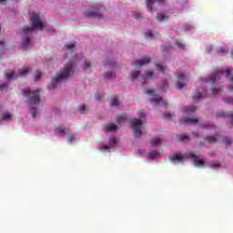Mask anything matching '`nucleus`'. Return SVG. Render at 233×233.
Instances as JSON below:
<instances>
[{"label":"nucleus","mask_w":233,"mask_h":233,"mask_svg":"<svg viewBox=\"0 0 233 233\" xmlns=\"http://www.w3.org/2000/svg\"><path fill=\"white\" fill-rule=\"evenodd\" d=\"M83 59V55H76L72 59L69 60L67 64L64 66L61 73L56 74V77L52 79V83L47 86L48 90H54L57 88V85L63 80L68 79L70 76L74 75V70L76 68V64L77 61Z\"/></svg>","instance_id":"obj_1"},{"label":"nucleus","mask_w":233,"mask_h":233,"mask_svg":"<svg viewBox=\"0 0 233 233\" xmlns=\"http://www.w3.org/2000/svg\"><path fill=\"white\" fill-rule=\"evenodd\" d=\"M232 72L233 68H228L226 71L216 70L211 76L206 78V83H210L211 85H214V83L218 82V79H221V76H226V77L229 79V83H231L228 86V90H229V92H233V76H230Z\"/></svg>","instance_id":"obj_2"},{"label":"nucleus","mask_w":233,"mask_h":233,"mask_svg":"<svg viewBox=\"0 0 233 233\" xmlns=\"http://www.w3.org/2000/svg\"><path fill=\"white\" fill-rule=\"evenodd\" d=\"M30 19H31V26H25L22 30V35H27V34H32L35 28H39L40 30H43L45 28V25L43 22H41V17H39V15L35 13H30Z\"/></svg>","instance_id":"obj_3"},{"label":"nucleus","mask_w":233,"mask_h":233,"mask_svg":"<svg viewBox=\"0 0 233 233\" xmlns=\"http://www.w3.org/2000/svg\"><path fill=\"white\" fill-rule=\"evenodd\" d=\"M41 89L37 88L35 90L30 89V87H25L24 89V96L29 98L30 105H37L41 101Z\"/></svg>","instance_id":"obj_4"},{"label":"nucleus","mask_w":233,"mask_h":233,"mask_svg":"<svg viewBox=\"0 0 233 233\" xmlns=\"http://www.w3.org/2000/svg\"><path fill=\"white\" fill-rule=\"evenodd\" d=\"M131 128L134 130V136L136 139L143 136L142 127L143 121L139 118H132L130 120Z\"/></svg>","instance_id":"obj_5"},{"label":"nucleus","mask_w":233,"mask_h":233,"mask_svg":"<svg viewBox=\"0 0 233 233\" xmlns=\"http://www.w3.org/2000/svg\"><path fill=\"white\" fill-rule=\"evenodd\" d=\"M147 96H152L151 103L157 106V105H161L162 106H167V101L163 100L161 96L157 95H154V91L149 90L147 92Z\"/></svg>","instance_id":"obj_6"},{"label":"nucleus","mask_w":233,"mask_h":233,"mask_svg":"<svg viewBox=\"0 0 233 233\" xmlns=\"http://www.w3.org/2000/svg\"><path fill=\"white\" fill-rule=\"evenodd\" d=\"M86 17H91L94 19H101L103 15H101V9L98 7H92L91 9L85 12Z\"/></svg>","instance_id":"obj_7"},{"label":"nucleus","mask_w":233,"mask_h":233,"mask_svg":"<svg viewBox=\"0 0 233 233\" xmlns=\"http://www.w3.org/2000/svg\"><path fill=\"white\" fill-rule=\"evenodd\" d=\"M205 97H207V89L205 87H200L197 89L193 95V101L198 103V101H201V99H205Z\"/></svg>","instance_id":"obj_8"},{"label":"nucleus","mask_w":233,"mask_h":233,"mask_svg":"<svg viewBox=\"0 0 233 233\" xmlns=\"http://www.w3.org/2000/svg\"><path fill=\"white\" fill-rule=\"evenodd\" d=\"M185 157H188V154L187 155H178V154H174L172 155L169 159L171 163H181Z\"/></svg>","instance_id":"obj_9"},{"label":"nucleus","mask_w":233,"mask_h":233,"mask_svg":"<svg viewBox=\"0 0 233 233\" xmlns=\"http://www.w3.org/2000/svg\"><path fill=\"white\" fill-rule=\"evenodd\" d=\"M188 157H191L192 159H194L195 167H203L205 165V161L198 159V155L194 153H188Z\"/></svg>","instance_id":"obj_10"},{"label":"nucleus","mask_w":233,"mask_h":233,"mask_svg":"<svg viewBox=\"0 0 233 233\" xmlns=\"http://www.w3.org/2000/svg\"><path fill=\"white\" fill-rule=\"evenodd\" d=\"M177 79H183L185 83H182L181 81H178L177 83V88L178 90H181L184 86H187V83H188V78L185 77V75H179L177 76Z\"/></svg>","instance_id":"obj_11"},{"label":"nucleus","mask_w":233,"mask_h":233,"mask_svg":"<svg viewBox=\"0 0 233 233\" xmlns=\"http://www.w3.org/2000/svg\"><path fill=\"white\" fill-rule=\"evenodd\" d=\"M151 58L150 57H145L140 60H137L135 62V65L137 68H141L142 66H145V65H148L150 63Z\"/></svg>","instance_id":"obj_12"},{"label":"nucleus","mask_w":233,"mask_h":233,"mask_svg":"<svg viewBox=\"0 0 233 233\" xmlns=\"http://www.w3.org/2000/svg\"><path fill=\"white\" fill-rule=\"evenodd\" d=\"M217 117H228L230 125L233 127V111H229L227 113H219Z\"/></svg>","instance_id":"obj_13"},{"label":"nucleus","mask_w":233,"mask_h":233,"mask_svg":"<svg viewBox=\"0 0 233 233\" xmlns=\"http://www.w3.org/2000/svg\"><path fill=\"white\" fill-rule=\"evenodd\" d=\"M198 118H184L180 119V125H196L198 123Z\"/></svg>","instance_id":"obj_14"},{"label":"nucleus","mask_w":233,"mask_h":233,"mask_svg":"<svg viewBox=\"0 0 233 233\" xmlns=\"http://www.w3.org/2000/svg\"><path fill=\"white\" fill-rule=\"evenodd\" d=\"M55 131L56 132L57 136H61L62 137H65L66 132H68V128H66V127H56Z\"/></svg>","instance_id":"obj_15"},{"label":"nucleus","mask_w":233,"mask_h":233,"mask_svg":"<svg viewBox=\"0 0 233 233\" xmlns=\"http://www.w3.org/2000/svg\"><path fill=\"white\" fill-rule=\"evenodd\" d=\"M104 130L106 132H114V130H117V126L115 124H107L104 127Z\"/></svg>","instance_id":"obj_16"},{"label":"nucleus","mask_w":233,"mask_h":233,"mask_svg":"<svg viewBox=\"0 0 233 233\" xmlns=\"http://www.w3.org/2000/svg\"><path fill=\"white\" fill-rule=\"evenodd\" d=\"M28 72H30V67L25 66L20 69L18 74L21 76V77H25V76H27Z\"/></svg>","instance_id":"obj_17"},{"label":"nucleus","mask_w":233,"mask_h":233,"mask_svg":"<svg viewBox=\"0 0 233 233\" xmlns=\"http://www.w3.org/2000/svg\"><path fill=\"white\" fill-rule=\"evenodd\" d=\"M5 78L7 81H12V79H17V76L15 72L5 73Z\"/></svg>","instance_id":"obj_18"},{"label":"nucleus","mask_w":233,"mask_h":233,"mask_svg":"<svg viewBox=\"0 0 233 233\" xmlns=\"http://www.w3.org/2000/svg\"><path fill=\"white\" fill-rule=\"evenodd\" d=\"M177 137L178 141H182L183 143H188L190 141V137L187 135H178Z\"/></svg>","instance_id":"obj_19"},{"label":"nucleus","mask_w":233,"mask_h":233,"mask_svg":"<svg viewBox=\"0 0 233 233\" xmlns=\"http://www.w3.org/2000/svg\"><path fill=\"white\" fill-rule=\"evenodd\" d=\"M32 45V39L30 37H24L22 39V46H30Z\"/></svg>","instance_id":"obj_20"},{"label":"nucleus","mask_w":233,"mask_h":233,"mask_svg":"<svg viewBox=\"0 0 233 233\" xmlns=\"http://www.w3.org/2000/svg\"><path fill=\"white\" fill-rule=\"evenodd\" d=\"M161 141H162L161 138H159V137H154V138L151 140V145H152V147H159V145H161Z\"/></svg>","instance_id":"obj_21"},{"label":"nucleus","mask_w":233,"mask_h":233,"mask_svg":"<svg viewBox=\"0 0 233 233\" xmlns=\"http://www.w3.org/2000/svg\"><path fill=\"white\" fill-rule=\"evenodd\" d=\"M157 1L158 3H163V0H157ZM146 3H147V10L152 12L154 10V8L152 7V3H154L153 0H146Z\"/></svg>","instance_id":"obj_22"},{"label":"nucleus","mask_w":233,"mask_h":233,"mask_svg":"<svg viewBox=\"0 0 233 233\" xmlns=\"http://www.w3.org/2000/svg\"><path fill=\"white\" fill-rule=\"evenodd\" d=\"M194 112H196V106H194L186 107L184 109V113H186L187 116H189V114H194Z\"/></svg>","instance_id":"obj_23"},{"label":"nucleus","mask_w":233,"mask_h":233,"mask_svg":"<svg viewBox=\"0 0 233 233\" xmlns=\"http://www.w3.org/2000/svg\"><path fill=\"white\" fill-rule=\"evenodd\" d=\"M141 73L139 71H133L130 74V79L132 81H136V79H137V77H139Z\"/></svg>","instance_id":"obj_24"},{"label":"nucleus","mask_w":233,"mask_h":233,"mask_svg":"<svg viewBox=\"0 0 233 233\" xmlns=\"http://www.w3.org/2000/svg\"><path fill=\"white\" fill-rule=\"evenodd\" d=\"M154 77V72L147 71L145 75L142 76V79H152Z\"/></svg>","instance_id":"obj_25"},{"label":"nucleus","mask_w":233,"mask_h":233,"mask_svg":"<svg viewBox=\"0 0 233 233\" xmlns=\"http://www.w3.org/2000/svg\"><path fill=\"white\" fill-rule=\"evenodd\" d=\"M3 121H6L8 119H12V114L6 112L2 115Z\"/></svg>","instance_id":"obj_26"},{"label":"nucleus","mask_w":233,"mask_h":233,"mask_svg":"<svg viewBox=\"0 0 233 233\" xmlns=\"http://www.w3.org/2000/svg\"><path fill=\"white\" fill-rule=\"evenodd\" d=\"M116 143H117V140L115 137H112L109 138V147L113 148V147H116Z\"/></svg>","instance_id":"obj_27"},{"label":"nucleus","mask_w":233,"mask_h":233,"mask_svg":"<svg viewBox=\"0 0 233 233\" xmlns=\"http://www.w3.org/2000/svg\"><path fill=\"white\" fill-rule=\"evenodd\" d=\"M157 21H159V23H163V21H165V20L167 19V16H166L165 15H163V14H158V15H157Z\"/></svg>","instance_id":"obj_28"},{"label":"nucleus","mask_w":233,"mask_h":233,"mask_svg":"<svg viewBox=\"0 0 233 233\" xmlns=\"http://www.w3.org/2000/svg\"><path fill=\"white\" fill-rule=\"evenodd\" d=\"M5 47H6V44L5 40H0V54H3V52H5Z\"/></svg>","instance_id":"obj_29"},{"label":"nucleus","mask_w":233,"mask_h":233,"mask_svg":"<svg viewBox=\"0 0 233 233\" xmlns=\"http://www.w3.org/2000/svg\"><path fill=\"white\" fill-rule=\"evenodd\" d=\"M227 49H225L224 47H219L217 49V53L219 55V56H225V54H227Z\"/></svg>","instance_id":"obj_30"},{"label":"nucleus","mask_w":233,"mask_h":233,"mask_svg":"<svg viewBox=\"0 0 233 233\" xmlns=\"http://www.w3.org/2000/svg\"><path fill=\"white\" fill-rule=\"evenodd\" d=\"M205 140L208 141V143H216V141H218V137H206Z\"/></svg>","instance_id":"obj_31"},{"label":"nucleus","mask_w":233,"mask_h":233,"mask_svg":"<svg viewBox=\"0 0 233 233\" xmlns=\"http://www.w3.org/2000/svg\"><path fill=\"white\" fill-rule=\"evenodd\" d=\"M222 141H223V143H225V145H232V143H233V141L228 137H223Z\"/></svg>","instance_id":"obj_32"},{"label":"nucleus","mask_w":233,"mask_h":233,"mask_svg":"<svg viewBox=\"0 0 233 233\" xmlns=\"http://www.w3.org/2000/svg\"><path fill=\"white\" fill-rule=\"evenodd\" d=\"M149 157H151V159H156V157H159V153L156 151L149 152Z\"/></svg>","instance_id":"obj_33"},{"label":"nucleus","mask_w":233,"mask_h":233,"mask_svg":"<svg viewBox=\"0 0 233 233\" xmlns=\"http://www.w3.org/2000/svg\"><path fill=\"white\" fill-rule=\"evenodd\" d=\"M156 66H157V70H159L160 72H162V74H166L165 66H163V65H161V64H156Z\"/></svg>","instance_id":"obj_34"},{"label":"nucleus","mask_w":233,"mask_h":233,"mask_svg":"<svg viewBox=\"0 0 233 233\" xmlns=\"http://www.w3.org/2000/svg\"><path fill=\"white\" fill-rule=\"evenodd\" d=\"M105 77H106V79H112V78L116 77V76L112 72H107L105 74Z\"/></svg>","instance_id":"obj_35"},{"label":"nucleus","mask_w":233,"mask_h":233,"mask_svg":"<svg viewBox=\"0 0 233 233\" xmlns=\"http://www.w3.org/2000/svg\"><path fill=\"white\" fill-rule=\"evenodd\" d=\"M127 120V116H117L116 118V123H123V121H126Z\"/></svg>","instance_id":"obj_36"},{"label":"nucleus","mask_w":233,"mask_h":233,"mask_svg":"<svg viewBox=\"0 0 233 233\" xmlns=\"http://www.w3.org/2000/svg\"><path fill=\"white\" fill-rule=\"evenodd\" d=\"M111 106H119V102L117 100V98L114 97L111 101Z\"/></svg>","instance_id":"obj_37"},{"label":"nucleus","mask_w":233,"mask_h":233,"mask_svg":"<svg viewBox=\"0 0 233 233\" xmlns=\"http://www.w3.org/2000/svg\"><path fill=\"white\" fill-rule=\"evenodd\" d=\"M163 117H164V119L170 121V119H172V114L166 112V113H164Z\"/></svg>","instance_id":"obj_38"},{"label":"nucleus","mask_w":233,"mask_h":233,"mask_svg":"<svg viewBox=\"0 0 233 233\" xmlns=\"http://www.w3.org/2000/svg\"><path fill=\"white\" fill-rule=\"evenodd\" d=\"M41 71H36L35 74V81H39V79H41Z\"/></svg>","instance_id":"obj_39"},{"label":"nucleus","mask_w":233,"mask_h":233,"mask_svg":"<svg viewBox=\"0 0 233 233\" xmlns=\"http://www.w3.org/2000/svg\"><path fill=\"white\" fill-rule=\"evenodd\" d=\"M211 92H212V94H213L214 96H219V94H221V93H219V91H218V87H216V86H213V87L211 88Z\"/></svg>","instance_id":"obj_40"},{"label":"nucleus","mask_w":233,"mask_h":233,"mask_svg":"<svg viewBox=\"0 0 233 233\" xmlns=\"http://www.w3.org/2000/svg\"><path fill=\"white\" fill-rule=\"evenodd\" d=\"M31 113H32L33 118L35 119V117H37V110L35 109V107L31 108Z\"/></svg>","instance_id":"obj_41"},{"label":"nucleus","mask_w":233,"mask_h":233,"mask_svg":"<svg viewBox=\"0 0 233 233\" xmlns=\"http://www.w3.org/2000/svg\"><path fill=\"white\" fill-rule=\"evenodd\" d=\"M176 45L178 48H180L181 50H184L185 49V44L179 42V41H177L176 42Z\"/></svg>","instance_id":"obj_42"},{"label":"nucleus","mask_w":233,"mask_h":233,"mask_svg":"<svg viewBox=\"0 0 233 233\" xmlns=\"http://www.w3.org/2000/svg\"><path fill=\"white\" fill-rule=\"evenodd\" d=\"M104 66H114V60H107L106 62H103Z\"/></svg>","instance_id":"obj_43"},{"label":"nucleus","mask_w":233,"mask_h":233,"mask_svg":"<svg viewBox=\"0 0 233 233\" xmlns=\"http://www.w3.org/2000/svg\"><path fill=\"white\" fill-rule=\"evenodd\" d=\"M78 110L80 114H85V112H86V106H85V105H82L79 106Z\"/></svg>","instance_id":"obj_44"},{"label":"nucleus","mask_w":233,"mask_h":233,"mask_svg":"<svg viewBox=\"0 0 233 233\" xmlns=\"http://www.w3.org/2000/svg\"><path fill=\"white\" fill-rule=\"evenodd\" d=\"M66 48L67 50H74V48H76V45H74V44H67V45H66Z\"/></svg>","instance_id":"obj_45"},{"label":"nucleus","mask_w":233,"mask_h":233,"mask_svg":"<svg viewBox=\"0 0 233 233\" xmlns=\"http://www.w3.org/2000/svg\"><path fill=\"white\" fill-rule=\"evenodd\" d=\"M0 90L2 92H6V90H8V86L7 85H0Z\"/></svg>","instance_id":"obj_46"},{"label":"nucleus","mask_w":233,"mask_h":233,"mask_svg":"<svg viewBox=\"0 0 233 233\" xmlns=\"http://www.w3.org/2000/svg\"><path fill=\"white\" fill-rule=\"evenodd\" d=\"M74 134H70L68 137V143H70V145H72V143H74Z\"/></svg>","instance_id":"obj_47"},{"label":"nucleus","mask_w":233,"mask_h":233,"mask_svg":"<svg viewBox=\"0 0 233 233\" xmlns=\"http://www.w3.org/2000/svg\"><path fill=\"white\" fill-rule=\"evenodd\" d=\"M219 167H220L219 163H217V164H214L213 166H211V168L218 170V168H219Z\"/></svg>","instance_id":"obj_48"},{"label":"nucleus","mask_w":233,"mask_h":233,"mask_svg":"<svg viewBox=\"0 0 233 233\" xmlns=\"http://www.w3.org/2000/svg\"><path fill=\"white\" fill-rule=\"evenodd\" d=\"M153 35H152V32H150V31L147 32V33H146V37H147V38H149V37L152 38Z\"/></svg>","instance_id":"obj_49"},{"label":"nucleus","mask_w":233,"mask_h":233,"mask_svg":"<svg viewBox=\"0 0 233 233\" xmlns=\"http://www.w3.org/2000/svg\"><path fill=\"white\" fill-rule=\"evenodd\" d=\"M84 68L85 70H86V68H90V62H86L84 65Z\"/></svg>","instance_id":"obj_50"},{"label":"nucleus","mask_w":233,"mask_h":233,"mask_svg":"<svg viewBox=\"0 0 233 233\" xmlns=\"http://www.w3.org/2000/svg\"><path fill=\"white\" fill-rule=\"evenodd\" d=\"M138 116H139V117H141L142 119L145 118V113H143V111H139V112H138Z\"/></svg>","instance_id":"obj_51"},{"label":"nucleus","mask_w":233,"mask_h":233,"mask_svg":"<svg viewBox=\"0 0 233 233\" xmlns=\"http://www.w3.org/2000/svg\"><path fill=\"white\" fill-rule=\"evenodd\" d=\"M161 88L162 89L168 88V83H167V81H164V86Z\"/></svg>","instance_id":"obj_52"},{"label":"nucleus","mask_w":233,"mask_h":233,"mask_svg":"<svg viewBox=\"0 0 233 233\" xmlns=\"http://www.w3.org/2000/svg\"><path fill=\"white\" fill-rule=\"evenodd\" d=\"M6 0H0V5H5Z\"/></svg>","instance_id":"obj_53"},{"label":"nucleus","mask_w":233,"mask_h":233,"mask_svg":"<svg viewBox=\"0 0 233 233\" xmlns=\"http://www.w3.org/2000/svg\"><path fill=\"white\" fill-rule=\"evenodd\" d=\"M140 18H141V15H136V20H137V21H139Z\"/></svg>","instance_id":"obj_54"},{"label":"nucleus","mask_w":233,"mask_h":233,"mask_svg":"<svg viewBox=\"0 0 233 233\" xmlns=\"http://www.w3.org/2000/svg\"><path fill=\"white\" fill-rule=\"evenodd\" d=\"M193 136H194V137H199V135L197 132H193Z\"/></svg>","instance_id":"obj_55"},{"label":"nucleus","mask_w":233,"mask_h":233,"mask_svg":"<svg viewBox=\"0 0 233 233\" xmlns=\"http://www.w3.org/2000/svg\"><path fill=\"white\" fill-rule=\"evenodd\" d=\"M95 97H96V99L97 101H99V99H101V97L99 96V95H96Z\"/></svg>","instance_id":"obj_56"},{"label":"nucleus","mask_w":233,"mask_h":233,"mask_svg":"<svg viewBox=\"0 0 233 233\" xmlns=\"http://www.w3.org/2000/svg\"><path fill=\"white\" fill-rule=\"evenodd\" d=\"M105 148H106V149H108V148H110V147H109L108 146H106Z\"/></svg>","instance_id":"obj_57"},{"label":"nucleus","mask_w":233,"mask_h":233,"mask_svg":"<svg viewBox=\"0 0 233 233\" xmlns=\"http://www.w3.org/2000/svg\"><path fill=\"white\" fill-rule=\"evenodd\" d=\"M200 147H203V142H200Z\"/></svg>","instance_id":"obj_58"},{"label":"nucleus","mask_w":233,"mask_h":233,"mask_svg":"<svg viewBox=\"0 0 233 233\" xmlns=\"http://www.w3.org/2000/svg\"><path fill=\"white\" fill-rule=\"evenodd\" d=\"M231 56H232V57H233V49H232V51H231Z\"/></svg>","instance_id":"obj_59"},{"label":"nucleus","mask_w":233,"mask_h":233,"mask_svg":"<svg viewBox=\"0 0 233 233\" xmlns=\"http://www.w3.org/2000/svg\"><path fill=\"white\" fill-rule=\"evenodd\" d=\"M145 86V83H142V86Z\"/></svg>","instance_id":"obj_60"}]
</instances>
